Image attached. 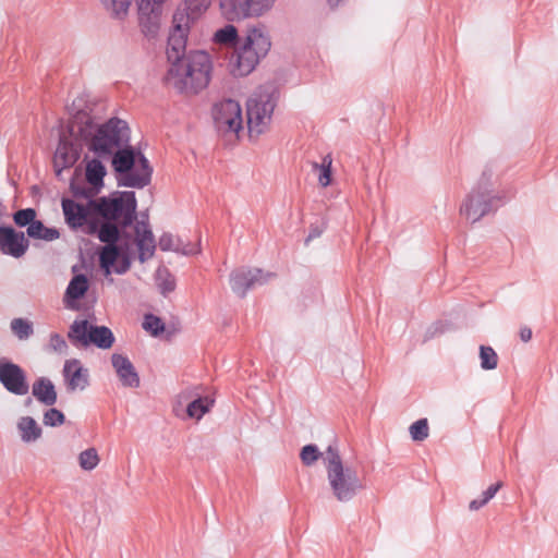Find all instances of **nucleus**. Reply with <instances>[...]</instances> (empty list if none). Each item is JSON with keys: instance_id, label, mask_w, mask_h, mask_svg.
<instances>
[{"instance_id": "31", "label": "nucleus", "mask_w": 558, "mask_h": 558, "mask_svg": "<svg viewBox=\"0 0 558 558\" xmlns=\"http://www.w3.org/2000/svg\"><path fill=\"white\" fill-rule=\"evenodd\" d=\"M121 252L117 244H107L99 252V264L106 274H110L111 267L119 258Z\"/></svg>"}, {"instance_id": "24", "label": "nucleus", "mask_w": 558, "mask_h": 558, "mask_svg": "<svg viewBox=\"0 0 558 558\" xmlns=\"http://www.w3.org/2000/svg\"><path fill=\"white\" fill-rule=\"evenodd\" d=\"M89 288L88 279L85 275H75L69 282L65 290V299L77 301L82 299Z\"/></svg>"}, {"instance_id": "20", "label": "nucleus", "mask_w": 558, "mask_h": 558, "mask_svg": "<svg viewBox=\"0 0 558 558\" xmlns=\"http://www.w3.org/2000/svg\"><path fill=\"white\" fill-rule=\"evenodd\" d=\"M111 363L124 387L137 388L140 386V376L128 356L114 353L111 356Z\"/></svg>"}, {"instance_id": "10", "label": "nucleus", "mask_w": 558, "mask_h": 558, "mask_svg": "<svg viewBox=\"0 0 558 558\" xmlns=\"http://www.w3.org/2000/svg\"><path fill=\"white\" fill-rule=\"evenodd\" d=\"M213 119L219 133L238 134L243 123L240 104L230 98L215 104L213 108Z\"/></svg>"}, {"instance_id": "2", "label": "nucleus", "mask_w": 558, "mask_h": 558, "mask_svg": "<svg viewBox=\"0 0 558 558\" xmlns=\"http://www.w3.org/2000/svg\"><path fill=\"white\" fill-rule=\"evenodd\" d=\"M189 32L186 24L172 21L166 51L170 68L165 80L179 93L197 94L209 84L211 61L203 50L186 53Z\"/></svg>"}, {"instance_id": "38", "label": "nucleus", "mask_w": 558, "mask_h": 558, "mask_svg": "<svg viewBox=\"0 0 558 558\" xmlns=\"http://www.w3.org/2000/svg\"><path fill=\"white\" fill-rule=\"evenodd\" d=\"M143 328L154 337L159 336L165 330V323L154 314H146L142 324Z\"/></svg>"}, {"instance_id": "32", "label": "nucleus", "mask_w": 558, "mask_h": 558, "mask_svg": "<svg viewBox=\"0 0 558 558\" xmlns=\"http://www.w3.org/2000/svg\"><path fill=\"white\" fill-rule=\"evenodd\" d=\"M331 163L332 159L330 155H326L322 163L312 162V170L317 173L318 182L323 187L328 186L331 182Z\"/></svg>"}, {"instance_id": "44", "label": "nucleus", "mask_w": 558, "mask_h": 558, "mask_svg": "<svg viewBox=\"0 0 558 558\" xmlns=\"http://www.w3.org/2000/svg\"><path fill=\"white\" fill-rule=\"evenodd\" d=\"M49 347L59 353H65L68 350V344L64 338L59 333H51L49 339Z\"/></svg>"}, {"instance_id": "45", "label": "nucleus", "mask_w": 558, "mask_h": 558, "mask_svg": "<svg viewBox=\"0 0 558 558\" xmlns=\"http://www.w3.org/2000/svg\"><path fill=\"white\" fill-rule=\"evenodd\" d=\"M177 239L171 233H163L159 239V248L163 252H175Z\"/></svg>"}, {"instance_id": "28", "label": "nucleus", "mask_w": 558, "mask_h": 558, "mask_svg": "<svg viewBox=\"0 0 558 558\" xmlns=\"http://www.w3.org/2000/svg\"><path fill=\"white\" fill-rule=\"evenodd\" d=\"M119 227V223L104 219L100 225V230H98V239L106 243V245L117 244L120 238Z\"/></svg>"}, {"instance_id": "47", "label": "nucleus", "mask_w": 558, "mask_h": 558, "mask_svg": "<svg viewBox=\"0 0 558 558\" xmlns=\"http://www.w3.org/2000/svg\"><path fill=\"white\" fill-rule=\"evenodd\" d=\"M100 225H101V221H99L98 219L96 218H92L90 216L87 218V222L85 223L86 226V233L88 234H97L98 235V230H100Z\"/></svg>"}, {"instance_id": "15", "label": "nucleus", "mask_w": 558, "mask_h": 558, "mask_svg": "<svg viewBox=\"0 0 558 558\" xmlns=\"http://www.w3.org/2000/svg\"><path fill=\"white\" fill-rule=\"evenodd\" d=\"M78 158V147L74 143L68 141L64 136H61L53 156V168L56 177L61 180L62 171L64 169L72 168Z\"/></svg>"}, {"instance_id": "29", "label": "nucleus", "mask_w": 558, "mask_h": 558, "mask_svg": "<svg viewBox=\"0 0 558 558\" xmlns=\"http://www.w3.org/2000/svg\"><path fill=\"white\" fill-rule=\"evenodd\" d=\"M214 404V400L208 397H198L186 407V414L191 418L201 420Z\"/></svg>"}, {"instance_id": "41", "label": "nucleus", "mask_w": 558, "mask_h": 558, "mask_svg": "<svg viewBox=\"0 0 558 558\" xmlns=\"http://www.w3.org/2000/svg\"><path fill=\"white\" fill-rule=\"evenodd\" d=\"M64 421H65L64 414L56 408L50 407V409H48L44 413L43 422L46 426H51V427L60 426L64 423Z\"/></svg>"}, {"instance_id": "7", "label": "nucleus", "mask_w": 558, "mask_h": 558, "mask_svg": "<svg viewBox=\"0 0 558 558\" xmlns=\"http://www.w3.org/2000/svg\"><path fill=\"white\" fill-rule=\"evenodd\" d=\"M275 94L271 86H264L248 98L246 116L250 137H258L268 129L276 107Z\"/></svg>"}, {"instance_id": "49", "label": "nucleus", "mask_w": 558, "mask_h": 558, "mask_svg": "<svg viewBox=\"0 0 558 558\" xmlns=\"http://www.w3.org/2000/svg\"><path fill=\"white\" fill-rule=\"evenodd\" d=\"M520 338L523 342H527L532 338V330L527 327H524L520 330Z\"/></svg>"}, {"instance_id": "9", "label": "nucleus", "mask_w": 558, "mask_h": 558, "mask_svg": "<svg viewBox=\"0 0 558 558\" xmlns=\"http://www.w3.org/2000/svg\"><path fill=\"white\" fill-rule=\"evenodd\" d=\"M275 2L276 0H219V8L228 22H240L264 15Z\"/></svg>"}, {"instance_id": "33", "label": "nucleus", "mask_w": 558, "mask_h": 558, "mask_svg": "<svg viewBox=\"0 0 558 558\" xmlns=\"http://www.w3.org/2000/svg\"><path fill=\"white\" fill-rule=\"evenodd\" d=\"M327 454V449L322 452L319 448L314 445H305L300 452V459L305 466L314 465L319 459H323V463L325 464V456Z\"/></svg>"}, {"instance_id": "43", "label": "nucleus", "mask_w": 558, "mask_h": 558, "mask_svg": "<svg viewBox=\"0 0 558 558\" xmlns=\"http://www.w3.org/2000/svg\"><path fill=\"white\" fill-rule=\"evenodd\" d=\"M70 189L74 197H83L88 201L94 199L93 197L97 194L93 186L87 189L85 186L76 185L73 181L70 184Z\"/></svg>"}, {"instance_id": "35", "label": "nucleus", "mask_w": 558, "mask_h": 558, "mask_svg": "<svg viewBox=\"0 0 558 558\" xmlns=\"http://www.w3.org/2000/svg\"><path fill=\"white\" fill-rule=\"evenodd\" d=\"M501 487H502V482H497L496 484L490 485L485 492H483L481 498L473 499L469 504V509L471 511L480 510L495 497V495Z\"/></svg>"}, {"instance_id": "26", "label": "nucleus", "mask_w": 558, "mask_h": 558, "mask_svg": "<svg viewBox=\"0 0 558 558\" xmlns=\"http://www.w3.org/2000/svg\"><path fill=\"white\" fill-rule=\"evenodd\" d=\"M240 38L241 36H239L236 27L232 24H227L215 32L213 40L220 45L236 48Z\"/></svg>"}, {"instance_id": "25", "label": "nucleus", "mask_w": 558, "mask_h": 558, "mask_svg": "<svg viewBox=\"0 0 558 558\" xmlns=\"http://www.w3.org/2000/svg\"><path fill=\"white\" fill-rule=\"evenodd\" d=\"M27 235L32 239L45 240L48 242L60 238V232L56 228L46 227L43 221L37 220L27 227Z\"/></svg>"}, {"instance_id": "39", "label": "nucleus", "mask_w": 558, "mask_h": 558, "mask_svg": "<svg viewBox=\"0 0 558 558\" xmlns=\"http://www.w3.org/2000/svg\"><path fill=\"white\" fill-rule=\"evenodd\" d=\"M411 438L414 441H423L428 437L429 428L427 418H420L414 422L409 428Z\"/></svg>"}, {"instance_id": "46", "label": "nucleus", "mask_w": 558, "mask_h": 558, "mask_svg": "<svg viewBox=\"0 0 558 558\" xmlns=\"http://www.w3.org/2000/svg\"><path fill=\"white\" fill-rule=\"evenodd\" d=\"M325 230V223L322 222L320 225H311L310 232L307 238L305 239V243L307 244L310 241L320 236Z\"/></svg>"}, {"instance_id": "51", "label": "nucleus", "mask_w": 558, "mask_h": 558, "mask_svg": "<svg viewBox=\"0 0 558 558\" xmlns=\"http://www.w3.org/2000/svg\"><path fill=\"white\" fill-rule=\"evenodd\" d=\"M141 220H144L145 222L148 223V215L147 214H141Z\"/></svg>"}, {"instance_id": "11", "label": "nucleus", "mask_w": 558, "mask_h": 558, "mask_svg": "<svg viewBox=\"0 0 558 558\" xmlns=\"http://www.w3.org/2000/svg\"><path fill=\"white\" fill-rule=\"evenodd\" d=\"M275 274L260 268L239 267L230 274L231 290L240 298H244L248 290L267 283Z\"/></svg>"}, {"instance_id": "27", "label": "nucleus", "mask_w": 558, "mask_h": 558, "mask_svg": "<svg viewBox=\"0 0 558 558\" xmlns=\"http://www.w3.org/2000/svg\"><path fill=\"white\" fill-rule=\"evenodd\" d=\"M10 329L21 341L28 340L34 335V324L27 318H13L10 322Z\"/></svg>"}, {"instance_id": "16", "label": "nucleus", "mask_w": 558, "mask_h": 558, "mask_svg": "<svg viewBox=\"0 0 558 558\" xmlns=\"http://www.w3.org/2000/svg\"><path fill=\"white\" fill-rule=\"evenodd\" d=\"M211 0H185L173 14V22L186 24L187 27L197 22L207 11Z\"/></svg>"}, {"instance_id": "37", "label": "nucleus", "mask_w": 558, "mask_h": 558, "mask_svg": "<svg viewBox=\"0 0 558 558\" xmlns=\"http://www.w3.org/2000/svg\"><path fill=\"white\" fill-rule=\"evenodd\" d=\"M99 463V456L95 448H88L78 456V464L85 471L94 470Z\"/></svg>"}, {"instance_id": "3", "label": "nucleus", "mask_w": 558, "mask_h": 558, "mask_svg": "<svg viewBox=\"0 0 558 558\" xmlns=\"http://www.w3.org/2000/svg\"><path fill=\"white\" fill-rule=\"evenodd\" d=\"M270 47V35L265 25L247 27L229 61L232 75L246 76L252 73L259 61L267 56Z\"/></svg>"}, {"instance_id": "52", "label": "nucleus", "mask_w": 558, "mask_h": 558, "mask_svg": "<svg viewBox=\"0 0 558 558\" xmlns=\"http://www.w3.org/2000/svg\"><path fill=\"white\" fill-rule=\"evenodd\" d=\"M32 402H33V399H32V398H27V399L25 400V405H27V407H28V405H31V404H32Z\"/></svg>"}, {"instance_id": "13", "label": "nucleus", "mask_w": 558, "mask_h": 558, "mask_svg": "<svg viewBox=\"0 0 558 558\" xmlns=\"http://www.w3.org/2000/svg\"><path fill=\"white\" fill-rule=\"evenodd\" d=\"M138 7V20L143 34L146 37H155L160 27V15L165 0H136Z\"/></svg>"}, {"instance_id": "6", "label": "nucleus", "mask_w": 558, "mask_h": 558, "mask_svg": "<svg viewBox=\"0 0 558 558\" xmlns=\"http://www.w3.org/2000/svg\"><path fill=\"white\" fill-rule=\"evenodd\" d=\"M94 215L119 223L122 229L131 227L136 220L137 201L132 191H117L110 196L89 201Z\"/></svg>"}, {"instance_id": "40", "label": "nucleus", "mask_w": 558, "mask_h": 558, "mask_svg": "<svg viewBox=\"0 0 558 558\" xmlns=\"http://www.w3.org/2000/svg\"><path fill=\"white\" fill-rule=\"evenodd\" d=\"M36 210L34 208L20 209L13 214V220L19 227H29L33 222L37 221Z\"/></svg>"}, {"instance_id": "42", "label": "nucleus", "mask_w": 558, "mask_h": 558, "mask_svg": "<svg viewBox=\"0 0 558 558\" xmlns=\"http://www.w3.org/2000/svg\"><path fill=\"white\" fill-rule=\"evenodd\" d=\"M175 252L183 255H194L201 252L199 242L191 244L190 242H183L180 238H177Z\"/></svg>"}, {"instance_id": "30", "label": "nucleus", "mask_w": 558, "mask_h": 558, "mask_svg": "<svg viewBox=\"0 0 558 558\" xmlns=\"http://www.w3.org/2000/svg\"><path fill=\"white\" fill-rule=\"evenodd\" d=\"M105 10L117 20H123L130 9L131 0H100Z\"/></svg>"}, {"instance_id": "5", "label": "nucleus", "mask_w": 558, "mask_h": 558, "mask_svg": "<svg viewBox=\"0 0 558 558\" xmlns=\"http://www.w3.org/2000/svg\"><path fill=\"white\" fill-rule=\"evenodd\" d=\"M497 190V178L492 165H486L460 206V214L471 222L480 221L495 209V203L501 201Z\"/></svg>"}, {"instance_id": "12", "label": "nucleus", "mask_w": 558, "mask_h": 558, "mask_svg": "<svg viewBox=\"0 0 558 558\" xmlns=\"http://www.w3.org/2000/svg\"><path fill=\"white\" fill-rule=\"evenodd\" d=\"M0 384L15 396H25L29 391L26 372L7 357L0 359Z\"/></svg>"}, {"instance_id": "34", "label": "nucleus", "mask_w": 558, "mask_h": 558, "mask_svg": "<svg viewBox=\"0 0 558 558\" xmlns=\"http://www.w3.org/2000/svg\"><path fill=\"white\" fill-rule=\"evenodd\" d=\"M156 284L160 293L166 296L174 290L175 280L166 267H159L156 271Z\"/></svg>"}, {"instance_id": "18", "label": "nucleus", "mask_w": 558, "mask_h": 558, "mask_svg": "<svg viewBox=\"0 0 558 558\" xmlns=\"http://www.w3.org/2000/svg\"><path fill=\"white\" fill-rule=\"evenodd\" d=\"M66 389L70 392L84 390L89 385L88 369L84 368L76 359L68 360L63 366Z\"/></svg>"}, {"instance_id": "19", "label": "nucleus", "mask_w": 558, "mask_h": 558, "mask_svg": "<svg viewBox=\"0 0 558 558\" xmlns=\"http://www.w3.org/2000/svg\"><path fill=\"white\" fill-rule=\"evenodd\" d=\"M134 229L138 259L144 263L154 256L156 250L155 238L149 223L144 220H137Z\"/></svg>"}, {"instance_id": "50", "label": "nucleus", "mask_w": 558, "mask_h": 558, "mask_svg": "<svg viewBox=\"0 0 558 558\" xmlns=\"http://www.w3.org/2000/svg\"><path fill=\"white\" fill-rule=\"evenodd\" d=\"M345 0H327L328 5L331 9L338 8L341 3H343Z\"/></svg>"}, {"instance_id": "1", "label": "nucleus", "mask_w": 558, "mask_h": 558, "mask_svg": "<svg viewBox=\"0 0 558 558\" xmlns=\"http://www.w3.org/2000/svg\"><path fill=\"white\" fill-rule=\"evenodd\" d=\"M70 135L87 145L98 158L111 159L118 186L144 189L151 182L153 167L144 154L130 145L131 130L119 118L102 124L78 113L69 124Z\"/></svg>"}, {"instance_id": "23", "label": "nucleus", "mask_w": 558, "mask_h": 558, "mask_svg": "<svg viewBox=\"0 0 558 558\" xmlns=\"http://www.w3.org/2000/svg\"><path fill=\"white\" fill-rule=\"evenodd\" d=\"M17 429L24 442H33L41 437V428L31 416H23L19 420Z\"/></svg>"}, {"instance_id": "17", "label": "nucleus", "mask_w": 558, "mask_h": 558, "mask_svg": "<svg viewBox=\"0 0 558 558\" xmlns=\"http://www.w3.org/2000/svg\"><path fill=\"white\" fill-rule=\"evenodd\" d=\"M61 205L65 222L73 230L84 227L87 218L94 215L89 202L86 205H82L73 199L63 198Z\"/></svg>"}, {"instance_id": "21", "label": "nucleus", "mask_w": 558, "mask_h": 558, "mask_svg": "<svg viewBox=\"0 0 558 558\" xmlns=\"http://www.w3.org/2000/svg\"><path fill=\"white\" fill-rule=\"evenodd\" d=\"M32 395L38 402L47 407L54 405L58 400L56 387L48 377H39L33 383Z\"/></svg>"}, {"instance_id": "4", "label": "nucleus", "mask_w": 558, "mask_h": 558, "mask_svg": "<svg viewBox=\"0 0 558 558\" xmlns=\"http://www.w3.org/2000/svg\"><path fill=\"white\" fill-rule=\"evenodd\" d=\"M325 470L331 494L339 502L351 501L365 488L357 471L350 465H344L336 445L327 447Z\"/></svg>"}, {"instance_id": "36", "label": "nucleus", "mask_w": 558, "mask_h": 558, "mask_svg": "<svg viewBox=\"0 0 558 558\" xmlns=\"http://www.w3.org/2000/svg\"><path fill=\"white\" fill-rule=\"evenodd\" d=\"M481 367L485 371L495 369L498 365V355L492 347H480Z\"/></svg>"}, {"instance_id": "48", "label": "nucleus", "mask_w": 558, "mask_h": 558, "mask_svg": "<svg viewBox=\"0 0 558 558\" xmlns=\"http://www.w3.org/2000/svg\"><path fill=\"white\" fill-rule=\"evenodd\" d=\"M130 266H131V262H130L129 257L125 255V256H123V258H122V263H121V265H120V266H118V267L114 269V271H116L117 274H124V272H126V271L129 270Z\"/></svg>"}, {"instance_id": "14", "label": "nucleus", "mask_w": 558, "mask_h": 558, "mask_svg": "<svg viewBox=\"0 0 558 558\" xmlns=\"http://www.w3.org/2000/svg\"><path fill=\"white\" fill-rule=\"evenodd\" d=\"M29 241L24 233L12 227H0V252L14 258L22 257L28 250Z\"/></svg>"}, {"instance_id": "8", "label": "nucleus", "mask_w": 558, "mask_h": 558, "mask_svg": "<svg viewBox=\"0 0 558 558\" xmlns=\"http://www.w3.org/2000/svg\"><path fill=\"white\" fill-rule=\"evenodd\" d=\"M68 338L73 345H96L99 349H109L114 342V336L106 326L90 325L86 319H75L69 329Z\"/></svg>"}, {"instance_id": "22", "label": "nucleus", "mask_w": 558, "mask_h": 558, "mask_svg": "<svg viewBox=\"0 0 558 558\" xmlns=\"http://www.w3.org/2000/svg\"><path fill=\"white\" fill-rule=\"evenodd\" d=\"M107 171L102 162L95 158L87 162L86 165V181L94 187L95 193H99L100 189L104 186V177Z\"/></svg>"}]
</instances>
